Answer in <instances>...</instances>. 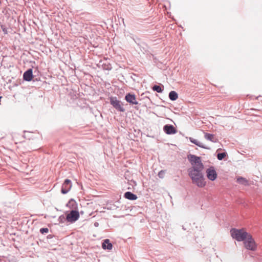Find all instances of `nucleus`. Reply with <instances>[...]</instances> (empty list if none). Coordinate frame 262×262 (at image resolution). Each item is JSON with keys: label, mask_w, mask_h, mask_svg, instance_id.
Returning a JSON list of instances; mask_svg holds the SVG:
<instances>
[{"label": "nucleus", "mask_w": 262, "mask_h": 262, "mask_svg": "<svg viewBox=\"0 0 262 262\" xmlns=\"http://www.w3.org/2000/svg\"><path fill=\"white\" fill-rule=\"evenodd\" d=\"M204 137L206 140L214 143L216 142L217 141V139L214 137V136L213 134H211L206 133H205Z\"/></svg>", "instance_id": "obj_16"}, {"label": "nucleus", "mask_w": 262, "mask_h": 262, "mask_svg": "<svg viewBox=\"0 0 262 262\" xmlns=\"http://www.w3.org/2000/svg\"><path fill=\"white\" fill-rule=\"evenodd\" d=\"M125 100L130 104H138V102L136 100V97L135 94L131 93H127L125 96Z\"/></svg>", "instance_id": "obj_9"}, {"label": "nucleus", "mask_w": 262, "mask_h": 262, "mask_svg": "<svg viewBox=\"0 0 262 262\" xmlns=\"http://www.w3.org/2000/svg\"><path fill=\"white\" fill-rule=\"evenodd\" d=\"M163 131L167 135H173L177 132V129L171 124H166L163 126Z\"/></svg>", "instance_id": "obj_8"}, {"label": "nucleus", "mask_w": 262, "mask_h": 262, "mask_svg": "<svg viewBox=\"0 0 262 262\" xmlns=\"http://www.w3.org/2000/svg\"><path fill=\"white\" fill-rule=\"evenodd\" d=\"M66 206L72 210H78L77 204L73 199H71L67 204Z\"/></svg>", "instance_id": "obj_12"}, {"label": "nucleus", "mask_w": 262, "mask_h": 262, "mask_svg": "<svg viewBox=\"0 0 262 262\" xmlns=\"http://www.w3.org/2000/svg\"><path fill=\"white\" fill-rule=\"evenodd\" d=\"M58 221L59 223H64L66 220V217L64 216V215H61L58 219Z\"/></svg>", "instance_id": "obj_21"}, {"label": "nucleus", "mask_w": 262, "mask_h": 262, "mask_svg": "<svg viewBox=\"0 0 262 262\" xmlns=\"http://www.w3.org/2000/svg\"><path fill=\"white\" fill-rule=\"evenodd\" d=\"M187 159L192 165V167L188 169V172L192 183L199 187H204L206 182L202 172L204 169V165L201 161V157L189 154L187 155Z\"/></svg>", "instance_id": "obj_1"}, {"label": "nucleus", "mask_w": 262, "mask_h": 262, "mask_svg": "<svg viewBox=\"0 0 262 262\" xmlns=\"http://www.w3.org/2000/svg\"><path fill=\"white\" fill-rule=\"evenodd\" d=\"M99 64L104 70L110 71L112 68L111 64L106 60L100 61Z\"/></svg>", "instance_id": "obj_14"}, {"label": "nucleus", "mask_w": 262, "mask_h": 262, "mask_svg": "<svg viewBox=\"0 0 262 262\" xmlns=\"http://www.w3.org/2000/svg\"><path fill=\"white\" fill-rule=\"evenodd\" d=\"M230 232L232 238L238 242H244L250 235V234L245 231L244 229L232 228Z\"/></svg>", "instance_id": "obj_2"}, {"label": "nucleus", "mask_w": 262, "mask_h": 262, "mask_svg": "<svg viewBox=\"0 0 262 262\" xmlns=\"http://www.w3.org/2000/svg\"><path fill=\"white\" fill-rule=\"evenodd\" d=\"M110 104L118 112H124L125 111L123 106V104L116 97L110 98Z\"/></svg>", "instance_id": "obj_4"}, {"label": "nucleus", "mask_w": 262, "mask_h": 262, "mask_svg": "<svg viewBox=\"0 0 262 262\" xmlns=\"http://www.w3.org/2000/svg\"><path fill=\"white\" fill-rule=\"evenodd\" d=\"M227 156V154L226 152H220L217 155V158L219 160H222Z\"/></svg>", "instance_id": "obj_19"}, {"label": "nucleus", "mask_w": 262, "mask_h": 262, "mask_svg": "<svg viewBox=\"0 0 262 262\" xmlns=\"http://www.w3.org/2000/svg\"><path fill=\"white\" fill-rule=\"evenodd\" d=\"M102 248L104 250H112L113 248V245L110 242L109 239H105L103 240V243L102 244Z\"/></svg>", "instance_id": "obj_11"}, {"label": "nucleus", "mask_w": 262, "mask_h": 262, "mask_svg": "<svg viewBox=\"0 0 262 262\" xmlns=\"http://www.w3.org/2000/svg\"><path fill=\"white\" fill-rule=\"evenodd\" d=\"M189 140L190 141L193 143L194 144L198 146L199 147H201L202 148H204V149H209V147L205 146L203 143H202L201 142H200V141H199L198 140L192 138V137H190L189 138Z\"/></svg>", "instance_id": "obj_15"}, {"label": "nucleus", "mask_w": 262, "mask_h": 262, "mask_svg": "<svg viewBox=\"0 0 262 262\" xmlns=\"http://www.w3.org/2000/svg\"><path fill=\"white\" fill-rule=\"evenodd\" d=\"M237 182L241 184H245L247 183V180L243 177H239L237 179Z\"/></svg>", "instance_id": "obj_20"}, {"label": "nucleus", "mask_w": 262, "mask_h": 262, "mask_svg": "<svg viewBox=\"0 0 262 262\" xmlns=\"http://www.w3.org/2000/svg\"><path fill=\"white\" fill-rule=\"evenodd\" d=\"M72 187V182L69 179H66L62 185L61 192L62 194L67 193Z\"/></svg>", "instance_id": "obj_7"}, {"label": "nucleus", "mask_w": 262, "mask_h": 262, "mask_svg": "<svg viewBox=\"0 0 262 262\" xmlns=\"http://www.w3.org/2000/svg\"><path fill=\"white\" fill-rule=\"evenodd\" d=\"M79 218V213L78 210H72L66 216L67 222L73 223Z\"/></svg>", "instance_id": "obj_5"}, {"label": "nucleus", "mask_w": 262, "mask_h": 262, "mask_svg": "<svg viewBox=\"0 0 262 262\" xmlns=\"http://www.w3.org/2000/svg\"><path fill=\"white\" fill-rule=\"evenodd\" d=\"M124 197L125 199L131 201H135L137 200L138 198L137 195L134 194L133 193L130 191L126 192L124 194Z\"/></svg>", "instance_id": "obj_13"}, {"label": "nucleus", "mask_w": 262, "mask_h": 262, "mask_svg": "<svg viewBox=\"0 0 262 262\" xmlns=\"http://www.w3.org/2000/svg\"><path fill=\"white\" fill-rule=\"evenodd\" d=\"M1 28L4 33L7 34L8 33L7 28L5 26H2Z\"/></svg>", "instance_id": "obj_24"}, {"label": "nucleus", "mask_w": 262, "mask_h": 262, "mask_svg": "<svg viewBox=\"0 0 262 262\" xmlns=\"http://www.w3.org/2000/svg\"><path fill=\"white\" fill-rule=\"evenodd\" d=\"M169 98L171 101H175L178 98V94L174 91H171L169 93Z\"/></svg>", "instance_id": "obj_17"}, {"label": "nucleus", "mask_w": 262, "mask_h": 262, "mask_svg": "<svg viewBox=\"0 0 262 262\" xmlns=\"http://www.w3.org/2000/svg\"><path fill=\"white\" fill-rule=\"evenodd\" d=\"M206 176L209 180L213 181L216 180L217 174L213 166H211L207 168L206 170Z\"/></svg>", "instance_id": "obj_6"}, {"label": "nucleus", "mask_w": 262, "mask_h": 262, "mask_svg": "<svg viewBox=\"0 0 262 262\" xmlns=\"http://www.w3.org/2000/svg\"><path fill=\"white\" fill-rule=\"evenodd\" d=\"M152 89L153 91L157 92V93H161L164 90V86L163 85L161 86L160 85H154Z\"/></svg>", "instance_id": "obj_18"}, {"label": "nucleus", "mask_w": 262, "mask_h": 262, "mask_svg": "<svg viewBox=\"0 0 262 262\" xmlns=\"http://www.w3.org/2000/svg\"><path fill=\"white\" fill-rule=\"evenodd\" d=\"M98 225H99V224L97 222H95V224H94V226L95 227H98Z\"/></svg>", "instance_id": "obj_25"}, {"label": "nucleus", "mask_w": 262, "mask_h": 262, "mask_svg": "<svg viewBox=\"0 0 262 262\" xmlns=\"http://www.w3.org/2000/svg\"><path fill=\"white\" fill-rule=\"evenodd\" d=\"M40 232L42 234H47L49 232V229L48 228H42L40 229Z\"/></svg>", "instance_id": "obj_22"}, {"label": "nucleus", "mask_w": 262, "mask_h": 262, "mask_svg": "<svg viewBox=\"0 0 262 262\" xmlns=\"http://www.w3.org/2000/svg\"><path fill=\"white\" fill-rule=\"evenodd\" d=\"M244 244L245 247L248 250L255 251L256 249V243L251 234L244 241Z\"/></svg>", "instance_id": "obj_3"}, {"label": "nucleus", "mask_w": 262, "mask_h": 262, "mask_svg": "<svg viewBox=\"0 0 262 262\" xmlns=\"http://www.w3.org/2000/svg\"><path fill=\"white\" fill-rule=\"evenodd\" d=\"M165 171L164 170H160L159 173H158V177L160 178H163L164 177V175H165Z\"/></svg>", "instance_id": "obj_23"}, {"label": "nucleus", "mask_w": 262, "mask_h": 262, "mask_svg": "<svg viewBox=\"0 0 262 262\" xmlns=\"http://www.w3.org/2000/svg\"><path fill=\"white\" fill-rule=\"evenodd\" d=\"M33 72L32 69H29L27 70L23 75L24 80L26 81H30L33 79Z\"/></svg>", "instance_id": "obj_10"}]
</instances>
